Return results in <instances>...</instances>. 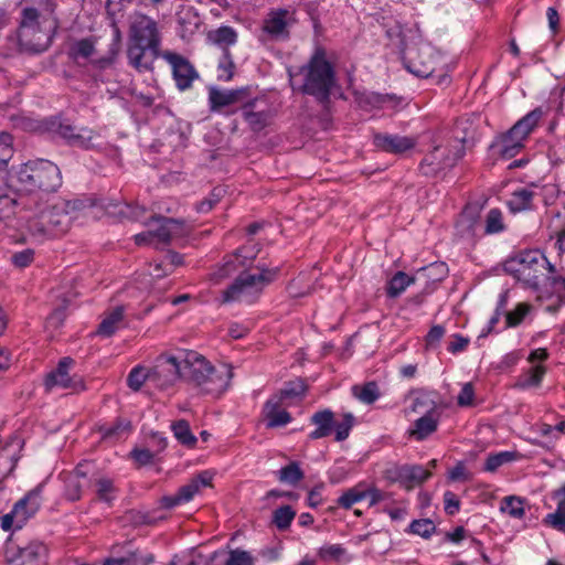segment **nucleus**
I'll return each instance as SVG.
<instances>
[{
  "mask_svg": "<svg viewBox=\"0 0 565 565\" xmlns=\"http://www.w3.org/2000/svg\"><path fill=\"white\" fill-rule=\"evenodd\" d=\"M179 359L182 361L183 380L194 383L204 392L218 395L228 387L233 376L228 364L214 366L202 354L190 350H180Z\"/></svg>",
  "mask_w": 565,
  "mask_h": 565,
  "instance_id": "1",
  "label": "nucleus"
},
{
  "mask_svg": "<svg viewBox=\"0 0 565 565\" xmlns=\"http://www.w3.org/2000/svg\"><path fill=\"white\" fill-rule=\"evenodd\" d=\"M56 28V20L52 15L40 13L34 8H24L15 35L19 51L29 54L46 51Z\"/></svg>",
  "mask_w": 565,
  "mask_h": 565,
  "instance_id": "2",
  "label": "nucleus"
},
{
  "mask_svg": "<svg viewBox=\"0 0 565 565\" xmlns=\"http://www.w3.org/2000/svg\"><path fill=\"white\" fill-rule=\"evenodd\" d=\"M290 85L294 89L315 96L321 102L329 98L335 85L334 73L322 51H317L308 65L300 68L298 74L289 71Z\"/></svg>",
  "mask_w": 565,
  "mask_h": 565,
  "instance_id": "3",
  "label": "nucleus"
},
{
  "mask_svg": "<svg viewBox=\"0 0 565 565\" xmlns=\"http://www.w3.org/2000/svg\"><path fill=\"white\" fill-rule=\"evenodd\" d=\"M543 110L535 108L520 118L509 130L495 136L489 150L494 160H509L518 156L531 134L539 127Z\"/></svg>",
  "mask_w": 565,
  "mask_h": 565,
  "instance_id": "4",
  "label": "nucleus"
},
{
  "mask_svg": "<svg viewBox=\"0 0 565 565\" xmlns=\"http://www.w3.org/2000/svg\"><path fill=\"white\" fill-rule=\"evenodd\" d=\"M504 270L514 277L524 288L537 290L547 274L554 273V266L537 249L520 252L504 264Z\"/></svg>",
  "mask_w": 565,
  "mask_h": 565,
  "instance_id": "5",
  "label": "nucleus"
},
{
  "mask_svg": "<svg viewBox=\"0 0 565 565\" xmlns=\"http://www.w3.org/2000/svg\"><path fill=\"white\" fill-rule=\"evenodd\" d=\"M19 191H56L62 184L58 167L49 160H36L22 164L11 177Z\"/></svg>",
  "mask_w": 565,
  "mask_h": 565,
  "instance_id": "6",
  "label": "nucleus"
},
{
  "mask_svg": "<svg viewBox=\"0 0 565 565\" xmlns=\"http://www.w3.org/2000/svg\"><path fill=\"white\" fill-rule=\"evenodd\" d=\"M277 271L274 269H257L254 273H242L224 292V301L253 303L258 299L264 288L270 284Z\"/></svg>",
  "mask_w": 565,
  "mask_h": 565,
  "instance_id": "7",
  "label": "nucleus"
},
{
  "mask_svg": "<svg viewBox=\"0 0 565 565\" xmlns=\"http://www.w3.org/2000/svg\"><path fill=\"white\" fill-rule=\"evenodd\" d=\"M148 230L146 232L136 234L134 239L139 246L152 245L158 247L161 244H167L173 237L181 236L183 233V224L174 218H152L145 222Z\"/></svg>",
  "mask_w": 565,
  "mask_h": 565,
  "instance_id": "8",
  "label": "nucleus"
},
{
  "mask_svg": "<svg viewBox=\"0 0 565 565\" xmlns=\"http://www.w3.org/2000/svg\"><path fill=\"white\" fill-rule=\"evenodd\" d=\"M438 53L430 44L423 43L416 47H407L403 55L406 68L418 77L430 76L437 66Z\"/></svg>",
  "mask_w": 565,
  "mask_h": 565,
  "instance_id": "9",
  "label": "nucleus"
},
{
  "mask_svg": "<svg viewBox=\"0 0 565 565\" xmlns=\"http://www.w3.org/2000/svg\"><path fill=\"white\" fill-rule=\"evenodd\" d=\"M179 358L180 350L159 355L153 367L150 370V382L161 388H166L183 379L182 361Z\"/></svg>",
  "mask_w": 565,
  "mask_h": 565,
  "instance_id": "10",
  "label": "nucleus"
},
{
  "mask_svg": "<svg viewBox=\"0 0 565 565\" xmlns=\"http://www.w3.org/2000/svg\"><path fill=\"white\" fill-rule=\"evenodd\" d=\"M46 557L47 548L41 542L10 544L6 550L7 565H46Z\"/></svg>",
  "mask_w": 565,
  "mask_h": 565,
  "instance_id": "11",
  "label": "nucleus"
},
{
  "mask_svg": "<svg viewBox=\"0 0 565 565\" xmlns=\"http://www.w3.org/2000/svg\"><path fill=\"white\" fill-rule=\"evenodd\" d=\"M130 45L159 49L160 35L157 22L145 14H135L130 23Z\"/></svg>",
  "mask_w": 565,
  "mask_h": 565,
  "instance_id": "12",
  "label": "nucleus"
},
{
  "mask_svg": "<svg viewBox=\"0 0 565 565\" xmlns=\"http://www.w3.org/2000/svg\"><path fill=\"white\" fill-rule=\"evenodd\" d=\"M160 57L171 66L173 79L180 90L189 89L194 79L199 77L194 66L183 55L171 51H163Z\"/></svg>",
  "mask_w": 565,
  "mask_h": 565,
  "instance_id": "13",
  "label": "nucleus"
},
{
  "mask_svg": "<svg viewBox=\"0 0 565 565\" xmlns=\"http://www.w3.org/2000/svg\"><path fill=\"white\" fill-rule=\"evenodd\" d=\"M74 365V360L63 358L56 369L50 372L45 379V387L49 391L54 388L81 391L84 390V383L77 375H71L70 371Z\"/></svg>",
  "mask_w": 565,
  "mask_h": 565,
  "instance_id": "14",
  "label": "nucleus"
},
{
  "mask_svg": "<svg viewBox=\"0 0 565 565\" xmlns=\"http://www.w3.org/2000/svg\"><path fill=\"white\" fill-rule=\"evenodd\" d=\"M454 148H456L455 151H451L446 146L435 147L422 162L424 173H437L445 168L451 167L462 156V149L459 142H456Z\"/></svg>",
  "mask_w": 565,
  "mask_h": 565,
  "instance_id": "15",
  "label": "nucleus"
},
{
  "mask_svg": "<svg viewBox=\"0 0 565 565\" xmlns=\"http://www.w3.org/2000/svg\"><path fill=\"white\" fill-rule=\"evenodd\" d=\"M407 406L404 409L405 416L423 417L441 413L436 401V395L430 392L416 391L408 395Z\"/></svg>",
  "mask_w": 565,
  "mask_h": 565,
  "instance_id": "16",
  "label": "nucleus"
},
{
  "mask_svg": "<svg viewBox=\"0 0 565 565\" xmlns=\"http://www.w3.org/2000/svg\"><path fill=\"white\" fill-rule=\"evenodd\" d=\"M294 13L288 10H275L268 13L263 22V31L271 40H284L289 35L294 24Z\"/></svg>",
  "mask_w": 565,
  "mask_h": 565,
  "instance_id": "17",
  "label": "nucleus"
},
{
  "mask_svg": "<svg viewBox=\"0 0 565 565\" xmlns=\"http://www.w3.org/2000/svg\"><path fill=\"white\" fill-rule=\"evenodd\" d=\"M373 142L382 151L399 154L413 149L416 145V139L408 136L376 134L374 135Z\"/></svg>",
  "mask_w": 565,
  "mask_h": 565,
  "instance_id": "18",
  "label": "nucleus"
},
{
  "mask_svg": "<svg viewBox=\"0 0 565 565\" xmlns=\"http://www.w3.org/2000/svg\"><path fill=\"white\" fill-rule=\"evenodd\" d=\"M288 405L274 395L265 403L263 415L268 428L282 427L291 422V415L286 411Z\"/></svg>",
  "mask_w": 565,
  "mask_h": 565,
  "instance_id": "19",
  "label": "nucleus"
},
{
  "mask_svg": "<svg viewBox=\"0 0 565 565\" xmlns=\"http://www.w3.org/2000/svg\"><path fill=\"white\" fill-rule=\"evenodd\" d=\"M89 470V463H81L68 476L65 487V495L68 500L77 501L81 499L82 490L90 484Z\"/></svg>",
  "mask_w": 565,
  "mask_h": 565,
  "instance_id": "20",
  "label": "nucleus"
},
{
  "mask_svg": "<svg viewBox=\"0 0 565 565\" xmlns=\"http://www.w3.org/2000/svg\"><path fill=\"white\" fill-rule=\"evenodd\" d=\"M258 249L256 245H247L243 248L238 249L236 253L227 256L224 265L220 268L217 273L218 278L226 277L231 275L234 270L239 267H245L249 265L253 259L256 257Z\"/></svg>",
  "mask_w": 565,
  "mask_h": 565,
  "instance_id": "21",
  "label": "nucleus"
},
{
  "mask_svg": "<svg viewBox=\"0 0 565 565\" xmlns=\"http://www.w3.org/2000/svg\"><path fill=\"white\" fill-rule=\"evenodd\" d=\"M159 49H148V46L130 45L128 49V58L130 64L139 72L152 70L153 62L160 57Z\"/></svg>",
  "mask_w": 565,
  "mask_h": 565,
  "instance_id": "22",
  "label": "nucleus"
},
{
  "mask_svg": "<svg viewBox=\"0 0 565 565\" xmlns=\"http://www.w3.org/2000/svg\"><path fill=\"white\" fill-rule=\"evenodd\" d=\"M41 220L49 225V228H44L43 231L61 234L68 230L72 217L63 207L54 206L53 210L43 212Z\"/></svg>",
  "mask_w": 565,
  "mask_h": 565,
  "instance_id": "23",
  "label": "nucleus"
},
{
  "mask_svg": "<svg viewBox=\"0 0 565 565\" xmlns=\"http://www.w3.org/2000/svg\"><path fill=\"white\" fill-rule=\"evenodd\" d=\"M441 413L417 417L408 429V435L416 440H424L437 430Z\"/></svg>",
  "mask_w": 565,
  "mask_h": 565,
  "instance_id": "24",
  "label": "nucleus"
},
{
  "mask_svg": "<svg viewBox=\"0 0 565 565\" xmlns=\"http://www.w3.org/2000/svg\"><path fill=\"white\" fill-rule=\"evenodd\" d=\"M125 309L118 306L105 313L104 319L99 323L97 333L102 337H111L116 331L125 327Z\"/></svg>",
  "mask_w": 565,
  "mask_h": 565,
  "instance_id": "25",
  "label": "nucleus"
},
{
  "mask_svg": "<svg viewBox=\"0 0 565 565\" xmlns=\"http://www.w3.org/2000/svg\"><path fill=\"white\" fill-rule=\"evenodd\" d=\"M311 423L316 429L309 434V438L313 440L324 438L333 431L334 414L330 409L316 412L311 416Z\"/></svg>",
  "mask_w": 565,
  "mask_h": 565,
  "instance_id": "26",
  "label": "nucleus"
},
{
  "mask_svg": "<svg viewBox=\"0 0 565 565\" xmlns=\"http://www.w3.org/2000/svg\"><path fill=\"white\" fill-rule=\"evenodd\" d=\"M213 473L211 471H202L196 477L178 491V494L183 503L191 501L194 495L205 487H210L212 483Z\"/></svg>",
  "mask_w": 565,
  "mask_h": 565,
  "instance_id": "27",
  "label": "nucleus"
},
{
  "mask_svg": "<svg viewBox=\"0 0 565 565\" xmlns=\"http://www.w3.org/2000/svg\"><path fill=\"white\" fill-rule=\"evenodd\" d=\"M430 477V472L423 466L405 465L396 470L397 480L407 488L419 484Z\"/></svg>",
  "mask_w": 565,
  "mask_h": 565,
  "instance_id": "28",
  "label": "nucleus"
},
{
  "mask_svg": "<svg viewBox=\"0 0 565 565\" xmlns=\"http://www.w3.org/2000/svg\"><path fill=\"white\" fill-rule=\"evenodd\" d=\"M258 100H253L252 103L245 105L243 115L249 127L259 131L265 128L270 119V113L266 109H256Z\"/></svg>",
  "mask_w": 565,
  "mask_h": 565,
  "instance_id": "29",
  "label": "nucleus"
},
{
  "mask_svg": "<svg viewBox=\"0 0 565 565\" xmlns=\"http://www.w3.org/2000/svg\"><path fill=\"white\" fill-rule=\"evenodd\" d=\"M241 93L238 90L218 89L215 87L209 90V103L211 110H220L226 106H231L239 100Z\"/></svg>",
  "mask_w": 565,
  "mask_h": 565,
  "instance_id": "30",
  "label": "nucleus"
},
{
  "mask_svg": "<svg viewBox=\"0 0 565 565\" xmlns=\"http://www.w3.org/2000/svg\"><path fill=\"white\" fill-rule=\"evenodd\" d=\"M110 215L118 216L122 220L143 222L146 209L139 205L128 203H116L107 209Z\"/></svg>",
  "mask_w": 565,
  "mask_h": 565,
  "instance_id": "31",
  "label": "nucleus"
},
{
  "mask_svg": "<svg viewBox=\"0 0 565 565\" xmlns=\"http://www.w3.org/2000/svg\"><path fill=\"white\" fill-rule=\"evenodd\" d=\"M153 562L152 554L134 551L122 557L106 558L103 565H151Z\"/></svg>",
  "mask_w": 565,
  "mask_h": 565,
  "instance_id": "32",
  "label": "nucleus"
},
{
  "mask_svg": "<svg viewBox=\"0 0 565 565\" xmlns=\"http://www.w3.org/2000/svg\"><path fill=\"white\" fill-rule=\"evenodd\" d=\"M61 134L64 138H66L72 145H76L84 148L93 147V131L86 128H83L75 132V128L71 126L61 127Z\"/></svg>",
  "mask_w": 565,
  "mask_h": 565,
  "instance_id": "33",
  "label": "nucleus"
},
{
  "mask_svg": "<svg viewBox=\"0 0 565 565\" xmlns=\"http://www.w3.org/2000/svg\"><path fill=\"white\" fill-rule=\"evenodd\" d=\"M207 39L213 44L226 49L236 43L237 33L233 28L224 25L216 30L210 31Z\"/></svg>",
  "mask_w": 565,
  "mask_h": 565,
  "instance_id": "34",
  "label": "nucleus"
},
{
  "mask_svg": "<svg viewBox=\"0 0 565 565\" xmlns=\"http://www.w3.org/2000/svg\"><path fill=\"white\" fill-rule=\"evenodd\" d=\"M24 502H17L10 513L0 518V527L4 531L21 529L25 523V514L22 513Z\"/></svg>",
  "mask_w": 565,
  "mask_h": 565,
  "instance_id": "35",
  "label": "nucleus"
},
{
  "mask_svg": "<svg viewBox=\"0 0 565 565\" xmlns=\"http://www.w3.org/2000/svg\"><path fill=\"white\" fill-rule=\"evenodd\" d=\"M500 511L514 519H522L525 514V500L518 495L504 497L500 504Z\"/></svg>",
  "mask_w": 565,
  "mask_h": 565,
  "instance_id": "36",
  "label": "nucleus"
},
{
  "mask_svg": "<svg viewBox=\"0 0 565 565\" xmlns=\"http://www.w3.org/2000/svg\"><path fill=\"white\" fill-rule=\"evenodd\" d=\"M533 192L527 188H519L511 193L508 205L512 212H521L531 206Z\"/></svg>",
  "mask_w": 565,
  "mask_h": 565,
  "instance_id": "37",
  "label": "nucleus"
},
{
  "mask_svg": "<svg viewBox=\"0 0 565 565\" xmlns=\"http://www.w3.org/2000/svg\"><path fill=\"white\" fill-rule=\"evenodd\" d=\"M43 484H39L35 489L30 491L24 498L18 502H24L22 513L25 514V522L33 516L41 507V493Z\"/></svg>",
  "mask_w": 565,
  "mask_h": 565,
  "instance_id": "38",
  "label": "nucleus"
},
{
  "mask_svg": "<svg viewBox=\"0 0 565 565\" xmlns=\"http://www.w3.org/2000/svg\"><path fill=\"white\" fill-rule=\"evenodd\" d=\"M366 495V486L364 483H359L344 491L338 499V504L343 509H350L353 504L364 500Z\"/></svg>",
  "mask_w": 565,
  "mask_h": 565,
  "instance_id": "39",
  "label": "nucleus"
},
{
  "mask_svg": "<svg viewBox=\"0 0 565 565\" xmlns=\"http://www.w3.org/2000/svg\"><path fill=\"white\" fill-rule=\"evenodd\" d=\"M353 396L364 404H372L380 397L379 387L375 382H369L363 385L352 387Z\"/></svg>",
  "mask_w": 565,
  "mask_h": 565,
  "instance_id": "40",
  "label": "nucleus"
},
{
  "mask_svg": "<svg viewBox=\"0 0 565 565\" xmlns=\"http://www.w3.org/2000/svg\"><path fill=\"white\" fill-rule=\"evenodd\" d=\"M131 429L130 423L125 419H119L113 425L103 426L100 431L105 439L118 440L129 435Z\"/></svg>",
  "mask_w": 565,
  "mask_h": 565,
  "instance_id": "41",
  "label": "nucleus"
},
{
  "mask_svg": "<svg viewBox=\"0 0 565 565\" xmlns=\"http://www.w3.org/2000/svg\"><path fill=\"white\" fill-rule=\"evenodd\" d=\"M174 437L184 446L193 447L196 443V437L192 434L190 425L186 420L180 419L171 425Z\"/></svg>",
  "mask_w": 565,
  "mask_h": 565,
  "instance_id": "42",
  "label": "nucleus"
},
{
  "mask_svg": "<svg viewBox=\"0 0 565 565\" xmlns=\"http://www.w3.org/2000/svg\"><path fill=\"white\" fill-rule=\"evenodd\" d=\"M14 154L13 137L9 132H0V172H3Z\"/></svg>",
  "mask_w": 565,
  "mask_h": 565,
  "instance_id": "43",
  "label": "nucleus"
},
{
  "mask_svg": "<svg viewBox=\"0 0 565 565\" xmlns=\"http://www.w3.org/2000/svg\"><path fill=\"white\" fill-rule=\"evenodd\" d=\"M546 373V369L542 365H535L526 371L523 379L518 382V386L521 388H529L532 386H539Z\"/></svg>",
  "mask_w": 565,
  "mask_h": 565,
  "instance_id": "44",
  "label": "nucleus"
},
{
  "mask_svg": "<svg viewBox=\"0 0 565 565\" xmlns=\"http://www.w3.org/2000/svg\"><path fill=\"white\" fill-rule=\"evenodd\" d=\"M413 281V278H411L407 274L398 271L388 282L387 295L390 297L399 296Z\"/></svg>",
  "mask_w": 565,
  "mask_h": 565,
  "instance_id": "45",
  "label": "nucleus"
},
{
  "mask_svg": "<svg viewBox=\"0 0 565 565\" xmlns=\"http://www.w3.org/2000/svg\"><path fill=\"white\" fill-rule=\"evenodd\" d=\"M278 478L284 483L296 484L303 479V472L299 463L294 461L278 471Z\"/></svg>",
  "mask_w": 565,
  "mask_h": 565,
  "instance_id": "46",
  "label": "nucleus"
},
{
  "mask_svg": "<svg viewBox=\"0 0 565 565\" xmlns=\"http://www.w3.org/2000/svg\"><path fill=\"white\" fill-rule=\"evenodd\" d=\"M306 386L302 381L297 380L288 383L282 390L274 394L275 397H280L281 402L298 398L305 394Z\"/></svg>",
  "mask_w": 565,
  "mask_h": 565,
  "instance_id": "47",
  "label": "nucleus"
},
{
  "mask_svg": "<svg viewBox=\"0 0 565 565\" xmlns=\"http://www.w3.org/2000/svg\"><path fill=\"white\" fill-rule=\"evenodd\" d=\"M544 522L558 531L565 532V499L558 502L555 512L545 516Z\"/></svg>",
  "mask_w": 565,
  "mask_h": 565,
  "instance_id": "48",
  "label": "nucleus"
},
{
  "mask_svg": "<svg viewBox=\"0 0 565 565\" xmlns=\"http://www.w3.org/2000/svg\"><path fill=\"white\" fill-rule=\"evenodd\" d=\"M354 425V416L347 413L340 422H334L333 430L335 431V440L342 441L347 439Z\"/></svg>",
  "mask_w": 565,
  "mask_h": 565,
  "instance_id": "49",
  "label": "nucleus"
},
{
  "mask_svg": "<svg viewBox=\"0 0 565 565\" xmlns=\"http://www.w3.org/2000/svg\"><path fill=\"white\" fill-rule=\"evenodd\" d=\"M179 21L181 24L186 23L184 32H188L189 34L194 33L201 24V19L193 8L185 9L181 13Z\"/></svg>",
  "mask_w": 565,
  "mask_h": 565,
  "instance_id": "50",
  "label": "nucleus"
},
{
  "mask_svg": "<svg viewBox=\"0 0 565 565\" xmlns=\"http://www.w3.org/2000/svg\"><path fill=\"white\" fill-rule=\"evenodd\" d=\"M296 512L289 507L285 505L274 512V523L280 530L289 527L295 519Z\"/></svg>",
  "mask_w": 565,
  "mask_h": 565,
  "instance_id": "51",
  "label": "nucleus"
},
{
  "mask_svg": "<svg viewBox=\"0 0 565 565\" xmlns=\"http://www.w3.org/2000/svg\"><path fill=\"white\" fill-rule=\"evenodd\" d=\"M435 530V524L428 519L415 520L409 524V532L424 539L430 537Z\"/></svg>",
  "mask_w": 565,
  "mask_h": 565,
  "instance_id": "52",
  "label": "nucleus"
},
{
  "mask_svg": "<svg viewBox=\"0 0 565 565\" xmlns=\"http://www.w3.org/2000/svg\"><path fill=\"white\" fill-rule=\"evenodd\" d=\"M127 381L130 388L138 391L146 381L150 382V371L136 366L130 371Z\"/></svg>",
  "mask_w": 565,
  "mask_h": 565,
  "instance_id": "53",
  "label": "nucleus"
},
{
  "mask_svg": "<svg viewBox=\"0 0 565 565\" xmlns=\"http://www.w3.org/2000/svg\"><path fill=\"white\" fill-rule=\"evenodd\" d=\"M503 228L502 213L498 209L490 210L486 218V232L488 234H494L502 232Z\"/></svg>",
  "mask_w": 565,
  "mask_h": 565,
  "instance_id": "54",
  "label": "nucleus"
},
{
  "mask_svg": "<svg viewBox=\"0 0 565 565\" xmlns=\"http://www.w3.org/2000/svg\"><path fill=\"white\" fill-rule=\"evenodd\" d=\"M345 550L340 544H328L319 548L318 555L323 561H340Z\"/></svg>",
  "mask_w": 565,
  "mask_h": 565,
  "instance_id": "55",
  "label": "nucleus"
},
{
  "mask_svg": "<svg viewBox=\"0 0 565 565\" xmlns=\"http://www.w3.org/2000/svg\"><path fill=\"white\" fill-rule=\"evenodd\" d=\"M530 308V305L521 302L514 308V310L508 312L507 327L514 328L519 326L523 321L525 316L529 313Z\"/></svg>",
  "mask_w": 565,
  "mask_h": 565,
  "instance_id": "56",
  "label": "nucleus"
},
{
  "mask_svg": "<svg viewBox=\"0 0 565 565\" xmlns=\"http://www.w3.org/2000/svg\"><path fill=\"white\" fill-rule=\"evenodd\" d=\"M254 557L247 551L233 550L228 554L225 565H254Z\"/></svg>",
  "mask_w": 565,
  "mask_h": 565,
  "instance_id": "57",
  "label": "nucleus"
},
{
  "mask_svg": "<svg viewBox=\"0 0 565 565\" xmlns=\"http://www.w3.org/2000/svg\"><path fill=\"white\" fill-rule=\"evenodd\" d=\"M97 495L100 500L110 502L115 499L116 490L109 479L100 478L97 483Z\"/></svg>",
  "mask_w": 565,
  "mask_h": 565,
  "instance_id": "58",
  "label": "nucleus"
},
{
  "mask_svg": "<svg viewBox=\"0 0 565 565\" xmlns=\"http://www.w3.org/2000/svg\"><path fill=\"white\" fill-rule=\"evenodd\" d=\"M505 297L503 295L500 296L498 308L494 311V315L490 318L488 324L481 330L478 339L488 337L498 324L502 316V308L505 306Z\"/></svg>",
  "mask_w": 565,
  "mask_h": 565,
  "instance_id": "59",
  "label": "nucleus"
},
{
  "mask_svg": "<svg viewBox=\"0 0 565 565\" xmlns=\"http://www.w3.org/2000/svg\"><path fill=\"white\" fill-rule=\"evenodd\" d=\"M475 399V388L471 383H465L457 397V403L461 407L471 406Z\"/></svg>",
  "mask_w": 565,
  "mask_h": 565,
  "instance_id": "60",
  "label": "nucleus"
},
{
  "mask_svg": "<svg viewBox=\"0 0 565 565\" xmlns=\"http://www.w3.org/2000/svg\"><path fill=\"white\" fill-rule=\"evenodd\" d=\"M448 479L450 481H469L471 479V473L468 471L466 465L462 461H459L449 470Z\"/></svg>",
  "mask_w": 565,
  "mask_h": 565,
  "instance_id": "61",
  "label": "nucleus"
},
{
  "mask_svg": "<svg viewBox=\"0 0 565 565\" xmlns=\"http://www.w3.org/2000/svg\"><path fill=\"white\" fill-rule=\"evenodd\" d=\"M34 253L32 249H24L12 255V263L15 267L24 268L33 262Z\"/></svg>",
  "mask_w": 565,
  "mask_h": 565,
  "instance_id": "62",
  "label": "nucleus"
},
{
  "mask_svg": "<svg viewBox=\"0 0 565 565\" xmlns=\"http://www.w3.org/2000/svg\"><path fill=\"white\" fill-rule=\"evenodd\" d=\"M445 511L449 515H455L460 509V502L455 493L446 491L444 494Z\"/></svg>",
  "mask_w": 565,
  "mask_h": 565,
  "instance_id": "63",
  "label": "nucleus"
},
{
  "mask_svg": "<svg viewBox=\"0 0 565 565\" xmlns=\"http://www.w3.org/2000/svg\"><path fill=\"white\" fill-rule=\"evenodd\" d=\"M469 344V339L460 334H454L448 344V351L456 354L466 350Z\"/></svg>",
  "mask_w": 565,
  "mask_h": 565,
  "instance_id": "64",
  "label": "nucleus"
}]
</instances>
